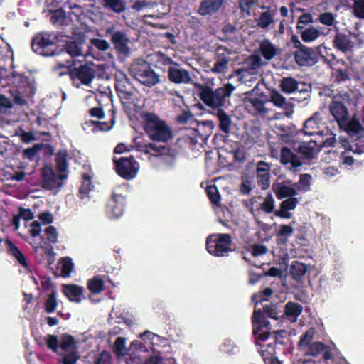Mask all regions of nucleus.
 I'll return each mask as SVG.
<instances>
[{
  "mask_svg": "<svg viewBox=\"0 0 364 364\" xmlns=\"http://www.w3.org/2000/svg\"><path fill=\"white\" fill-rule=\"evenodd\" d=\"M56 164L58 176L50 166H45L42 170L43 187L50 190L60 188L63 186L62 181L67 179L68 175V165L67 162V153L60 151L56 156Z\"/></svg>",
  "mask_w": 364,
  "mask_h": 364,
  "instance_id": "1",
  "label": "nucleus"
},
{
  "mask_svg": "<svg viewBox=\"0 0 364 364\" xmlns=\"http://www.w3.org/2000/svg\"><path fill=\"white\" fill-rule=\"evenodd\" d=\"M277 312L275 309L271 306H265L262 312L259 307V301L255 304V309L253 314L254 333L257 340V343L262 346V342L265 341L270 336V328L266 322L262 321V316H268L277 319Z\"/></svg>",
  "mask_w": 364,
  "mask_h": 364,
  "instance_id": "2",
  "label": "nucleus"
},
{
  "mask_svg": "<svg viewBox=\"0 0 364 364\" xmlns=\"http://www.w3.org/2000/svg\"><path fill=\"white\" fill-rule=\"evenodd\" d=\"M143 117L145 131L151 139L165 142L171 139L172 133L170 128L156 115L145 113Z\"/></svg>",
  "mask_w": 364,
  "mask_h": 364,
  "instance_id": "3",
  "label": "nucleus"
},
{
  "mask_svg": "<svg viewBox=\"0 0 364 364\" xmlns=\"http://www.w3.org/2000/svg\"><path fill=\"white\" fill-rule=\"evenodd\" d=\"M304 133L309 135L327 136L321 141L325 146H331L335 142V134L326 127L321 112H316L309 118L304 123Z\"/></svg>",
  "mask_w": 364,
  "mask_h": 364,
  "instance_id": "4",
  "label": "nucleus"
},
{
  "mask_svg": "<svg viewBox=\"0 0 364 364\" xmlns=\"http://www.w3.org/2000/svg\"><path fill=\"white\" fill-rule=\"evenodd\" d=\"M206 248L208 252L213 256H225L233 250L231 237L228 234L211 235L207 238Z\"/></svg>",
  "mask_w": 364,
  "mask_h": 364,
  "instance_id": "5",
  "label": "nucleus"
},
{
  "mask_svg": "<svg viewBox=\"0 0 364 364\" xmlns=\"http://www.w3.org/2000/svg\"><path fill=\"white\" fill-rule=\"evenodd\" d=\"M234 90L235 87L230 84H226L215 92L208 87H205L201 91V99L209 107H220L223 105L226 98L230 96Z\"/></svg>",
  "mask_w": 364,
  "mask_h": 364,
  "instance_id": "6",
  "label": "nucleus"
},
{
  "mask_svg": "<svg viewBox=\"0 0 364 364\" xmlns=\"http://www.w3.org/2000/svg\"><path fill=\"white\" fill-rule=\"evenodd\" d=\"M132 75L141 84L151 87L159 82V75L146 63H134L130 68Z\"/></svg>",
  "mask_w": 364,
  "mask_h": 364,
  "instance_id": "7",
  "label": "nucleus"
},
{
  "mask_svg": "<svg viewBox=\"0 0 364 364\" xmlns=\"http://www.w3.org/2000/svg\"><path fill=\"white\" fill-rule=\"evenodd\" d=\"M73 63L66 60L65 62H60V68H65L70 70V77L76 87H79L80 84L89 85L94 78V72L92 69L87 65H81L78 68L71 70Z\"/></svg>",
  "mask_w": 364,
  "mask_h": 364,
  "instance_id": "8",
  "label": "nucleus"
},
{
  "mask_svg": "<svg viewBox=\"0 0 364 364\" xmlns=\"http://www.w3.org/2000/svg\"><path fill=\"white\" fill-rule=\"evenodd\" d=\"M46 342L48 348L56 353H68L77 349L73 337L67 334H63L59 338L54 335H48Z\"/></svg>",
  "mask_w": 364,
  "mask_h": 364,
  "instance_id": "9",
  "label": "nucleus"
},
{
  "mask_svg": "<svg viewBox=\"0 0 364 364\" xmlns=\"http://www.w3.org/2000/svg\"><path fill=\"white\" fill-rule=\"evenodd\" d=\"M11 84L17 88L12 95L16 104L23 105L26 103L23 95L32 94L33 87L28 80L19 73H13L11 76Z\"/></svg>",
  "mask_w": 364,
  "mask_h": 364,
  "instance_id": "10",
  "label": "nucleus"
},
{
  "mask_svg": "<svg viewBox=\"0 0 364 364\" xmlns=\"http://www.w3.org/2000/svg\"><path fill=\"white\" fill-rule=\"evenodd\" d=\"M117 173L126 179H132L137 175L139 166L132 157L114 159Z\"/></svg>",
  "mask_w": 364,
  "mask_h": 364,
  "instance_id": "11",
  "label": "nucleus"
},
{
  "mask_svg": "<svg viewBox=\"0 0 364 364\" xmlns=\"http://www.w3.org/2000/svg\"><path fill=\"white\" fill-rule=\"evenodd\" d=\"M114 351L118 357L128 355L129 357L127 358V360L130 358V354L133 352H134L136 355L139 354L140 353H145L146 351V348L141 342L134 341L131 343L130 348L128 350L125 346V339L122 337H119L115 341Z\"/></svg>",
  "mask_w": 364,
  "mask_h": 364,
  "instance_id": "12",
  "label": "nucleus"
},
{
  "mask_svg": "<svg viewBox=\"0 0 364 364\" xmlns=\"http://www.w3.org/2000/svg\"><path fill=\"white\" fill-rule=\"evenodd\" d=\"M294 58L296 63L301 66H311L318 60L316 52L313 49L302 45L295 52Z\"/></svg>",
  "mask_w": 364,
  "mask_h": 364,
  "instance_id": "13",
  "label": "nucleus"
},
{
  "mask_svg": "<svg viewBox=\"0 0 364 364\" xmlns=\"http://www.w3.org/2000/svg\"><path fill=\"white\" fill-rule=\"evenodd\" d=\"M271 164L264 161H259L256 166L257 179L259 186L262 189H267L270 185Z\"/></svg>",
  "mask_w": 364,
  "mask_h": 364,
  "instance_id": "14",
  "label": "nucleus"
},
{
  "mask_svg": "<svg viewBox=\"0 0 364 364\" xmlns=\"http://www.w3.org/2000/svg\"><path fill=\"white\" fill-rule=\"evenodd\" d=\"M62 292L72 302L81 303L85 299L83 287L77 284H63Z\"/></svg>",
  "mask_w": 364,
  "mask_h": 364,
  "instance_id": "15",
  "label": "nucleus"
},
{
  "mask_svg": "<svg viewBox=\"0 0 364 364\" xmlns=\"http://www.w3.org/2000/svg\"><path fill=\"white\" fill-rule=\"evenodd\" d=\"M53 44V41L50 34L39 33L36 36L33 41L32 48L33 50L43 55H49L50 53L46 52V49Z\"/></svg>",
  "mask_w": 364,
  "mask_h": 364,
  "instance_id": "16",
  "label": "nucleus"
},
{
  "mask_svg": "<svg viewBox=\"0 0 364 364\" xmlns=\"http://www.w3.org/2000/svg\"><path fill=\"white\" fill-rule=\"evenodd\" d=\"M281 163L289 170L295 171L302 165L300 158L294 154L290 149L283 148L280 156Z\"/></svg>",
  "mask_w": 364,
  "mask_h": 364,
  "instance_id": "17",
  "label": "nucleus"
},
{
  "mask_svg": "<svg viewBox=\"0 0 364 364\" xmlns=\"http://www.w3.org/2000/svg\"><path fill=\"white\" fill-rule=\"evenodd\" d=\"M225 0H202L197 11L200 16H212L224 5Z\"/></svg>",
  "mask_w": 364,
  "mask_h": 364,
  "instance_id": "18",
  "label": "nucleus"
},
{
  "mask_svg": "<svg viewBox=\"0 0 364 364\" xmlns=\"http://www.w3.org/2000/svg\"><path fill=\"white\" fill-rule=\"evenodd\" d=\"M269 101L277 107L282 108L285 110V116L288 118L291 117L294 108L287 102L286 98L277 90H273L269 92Z\"/></svg>",
  "mask_w": 364,
  "mask_h": 364,
  "instance_id": "19",
  "label": "nucleus"
},
{
  "mask_svg": "<svg viewBox=\"0 0 364 364\" xmlns=\"http://www.w3.org/2000/svg\"><path fill=\"white\" fill-rule=\"evenodd\" d=\"M168 75L169 80L174 83H188L191 80L188 72L176 64L169 66Z\"/></svg>",
  "mask_w": 364,
  "mask_h": 364,
  "instance_id": "20",
  "label": "nucleus"
},
{
  "mask_svg": "<svg viewBox=\"0 0 364 364\" xmlns=\"http://www.w3.org/2000/svg\"><path fill=\"white\" fill-rule=\"evenodd\" d=\"M272 188L277 197L279 199L287 197L291 198L297 194L296 189L294 186V184L292 186L291 185L290 181L274 183Z\"/></svg>",
  "mask_w": 364,
  "mask_h": 364,
  "instance_id": "21",
  "label": "nucleus"
},
{
  "mask_svg": "<svg viewBox=\"0 0 364 364\" xmlns=\"http://www.w3.org/2000/svg\"><path fill=\"white\" fill-rule=\"evenodd\" d=\"M331 114L337 122L339 126L346 125V120L348 117L347 108L341 102L334 101L330 106Z\"/></svg>",
  "mask_w": 364,
  "mask_h": 364,
  "instance_id": "22",
  "label": "nucleus"
},
{
  "mask_svg": "<svg viewBox=\"0 0 364 364\" xmlns=\"http://www.w3.org/2000/svg\"><path fill=\"white\" fill-rule=\"evenodd\" d=\"M112 41L119 52L125 55L129 53V39L124 33L120 31L113 32L112 34Z\"/></svg>",
  "mask_w": 364,
  "mask_h": 364,
  "instance_id": "23",
  "label": "nucleus"
},
{
  "mask_svg": "<svg viewBox=\"0 0 364 364\" xmlns=\"http://www.w3.org/2000/svg\"><path fill=\"white\" fill-rule=\"evenodd\" d=\"M245 103L248 107L252 109L256 113L260 115H265L269 111V109L265 107L264 102L255 96L250 95L246 97Z\"/></svg>",
  "mask_w": 364,
  "mask_h": 364,
  "instance_id": "24",
  "label": "nucleus"
},
{
  "mask_svg": "<svg viewBox=\"0 0 364 364\" xmlns=\"http://www.w3.org/2000/svg\"><path fill=\"white\" fill-rule=\"evenodd\" d=\"M274 12L266 10L259 13L255 21L258 27L267 29L274 23Z\"/></svg>",
  "mask_w": 364,
  "mask_h": 364,
  "instance_id": "25",
  "label": "nucleus"
},
{
  "mask_svg": "<svg viewBox=\"0 0 364 364\" xmlns=\"http://www.w3.org/2000/svg\"><path fill=\"white\" fill-rule=\"evenodd\" d=\"M346 124L344 126L339 127L350 136H356L364 132L359 122L354 118H348L347 120H346Z\"/></svg>",
  "mask_w": 364,
  "mask_h": 364,
  "instance_id": "26",
  "label": "nucleus"
},
{
  "mask_svg": "<svg viewBox=\"0 0 364 364\" xmlns=\"http://www.w3.org/2000/svg\"><path fill=\"white\" fill-rule=\"evenodd\" d=\"M333 45L334 47L342 52L348 51L353 47V43L347 36L342 33H338L335 36Z\"/></svg>",
  "mask_w": 364,
  "mask_h": 364,
  "instance_id": "27",
  "label": "nucleus"
},
{
  "mask_svg": "<svg viewBox=\"0 0 364 364\" xmlns=\"http://www.w3.org/2000/svg\"><path fill=\"white\" fill-rule=\"evenodd\" d=\"M135 144L139 151L150 155L149 159H150L151 156H156L164 149L163 146H158L155 144L151 143L141 144L139 142L136 141Z\"/></svg>",
  "mask_w": 364,
  "mask_h": 364,
  "instance_id": "28",
  "label": "nucleus"
},
{
  "mask_svg": "<svg viewBox=\"0 0 364 364\" xmlns=\"http://www.w3.org/2000/svg\"><path fill=\"white\" fill-rule=\"evenodd\" d=\"M6 244L8 247L9 254L14 257L23 267H28L24 255L10 240H7Z\"/></svg>",
  "mask_w": 364,
  "mask_h": 364,
  "instance_id": "29",
  "label": "nucleus"
},
{
  "mask_svg": "<svg viewBox=\"0 0 364 364\" xmlns=\"http://www.w3.org/2000/svg\"><path fill=\"white\" fill-rule=\"evenodd\" d=\"M308 267L298 261L292 262L290 267V273L294 279L300 280L307 272Z\"/></svg>",
  "mask_w": 364,
  "mask_h": 364,
  "instance_id": "30",
  "label": "nucleus"
},
{
  "mask_svg": "<svg viewBox=\"0 0 364 364\" xmlns=\"http://www.w3.org/2000/svg\"><path fill=\"white\" fill-rule=\"evenodd\" d=\"M127 364H161V360L159 356H152L145 362L141 357V355H136L134 352L130 354V358L127 360Z\"/></svg>",
  "mask_w": 364,
  "mask_h": 364,
  "instance_id": "31",
  "label": "nucleus"
},
{
  "mask_svg": "<svg viewBox=\"0 0 364 364\" xmlns=\"http://www.w3.org/2000/svg\"><path fill=\"white\" fill-rule=\"evenodd\" d=\"M280 87L283 92L291 94L298 89V82L293 77H284L281 80Z\"/></svg>",
  "mask_w": 364,
  "mask_h": 364,
  "instance_id": "32",
  "label": "nucleus"
},
{
  "mask_svg": "<svg viewBox=\"0 0 364 364\" xmlns=\"http://www.w3.org/2000/svg\"><path fill=\"white\" fill-rule=\"evenodd\" d=\"M321 34L320 31L313 26L309 27L301 31V39L306 43L316 40Z\"/></svg>",
  "mask_w": 364,
  "mask_h": 364,
  "instance_id": "33",
  "label": "nucleus"
},
{
  "mask_svg": "<svg viewBox=\"0 0 364 364\" xmlns=\"http://www.w3.org/2000/svg\"><path fill=\"white\" fill-rule=\"evenodd\" d=\"M260 50L267 60L272 59L277 52L275 46L267 40L262 41L260 44Z\"/></svg>",
  "mask_w": 364,
  "mask_h": 364,
  "instance_id": "34",
  "label": "nucleus"
},
{
  "mask_svg": "<svg viewBox=\"0 0 364 364\" xmlns=\"http://www.w3.org/2000/svg\"><path fill=\"white\" fill-rule=\"evenodd\" d=\"M65 53L71 58L80 56L82 55V44L74 41L67 43L65 47Z\"/></svg>",
  "mask_w": 364,
  "mask_h": 364,
  "instance_id": "35",
  "label": "nucleus"
},
{
  "mask_svg": "<svg viewBox=\"0 0 364 364\" xmlns=\"http://www.w3.org/2000/svg\"><path fill=\"white\" fill-rule=\"evenodd\" d=\"M311 177L309 174H303L300 176L299 181L294 184L297 191H308L310 190Z\"/></svg>",
  "mask_w": 364,
  "mask_h": 364,
  "instance_id": "36",
  "label": "nucleus"
},
{
  "mask_svg": "<svg viewBox=\"0 0 364 364\" xmlns=\"http://www.w3.org/2000/svg\"><path fill=\"white\" fill-rule=\"evenodd\" d=\"M58 267L61 270L62 275L68 277L73 269L74 264L70 257H64L59 261Z\"/></svg>",
  "mask_w": 364,
  "mask_h": 364,
  "instance_id": "37",
  "label": "nucleus"
},
{
  "mask_svg": "<svg viewBox=\"0 0 364 364\" xmlns=\"http://www.w3.org/2000/svg\"><path fill=\"white\" fill-rule=\"evenodd\" d=\"M315 331L313 328L309 329L301 337L299 343V348L301 351H305L307 348L312 343Z\"/></svg>",
  "mask_w": 364,
  "mask_h": 364,
  "instance_id": "38",
  "label": "nucleus"
},
{
  "mask_svg": "<svg viewBox=\"0 0 364 364\" xmlns=\"http://www.w3.org/2000/svg\"><path fill=\"white\" fill-rule=\"evenodd\" d=\"M342 146L345 149V151L342 152L341 155L343 164L347 166L353 165L354 163V159L350 155L352 149H350V147L348 146V142L346 140H343L342 141Z\"/></svg>",
  "mask_w": 364,
  "mask_h": 364,
  "instance_id": "39",
  "label": "nucleus"
},
{
  "mask_svg": "<svg viewBox=\"0 0 364 364\" xmlns=\"http://www.w3.org/2000/svg\"><path fill=\"white\" fill-rule=\"evenodd\" d=\"M350 149H352V152L355 154H363L364 153V132L355 136L354 144L349 145Z\"/></svg>",
  "mask_w": 364,
  "mask_h": 364,
  "instance_id": "40",
  "label": "nucleus"
},
{
  "mask_svg": "<svg viewBox=\"0 0 364 364\" xmlns=\"http://www.w3.org/2000/svg\"><path fill=\"white\" fill-rule=\"evenodd\" d=\"M294 228L291 225H282L279 226L277 235L279 237V240H282L283 242L287 241V240L293 235Z\"/></svg>",
  "mask_w": 364,
  "mask_h": 364,
  "instance_id": "41",
  "label": "nucleus"
},
{
  "mask_svg": "<svg viewBox=\"0 0 364 364\" xmlns=\"http://www.w3.org/2000/svg\"><path fill=\"white\" fill-rule=\"evenodd\" d=\"M105 6L115 12H122L125 9L124 0H104Z\"/></svg>",
  "mask_w": 364,
  "mask_h": 364,
  "instance_id": "42",
  "label": "nucleus"
},
{
  "mask_svg": "<svg viewBox=\"0 0 364 364\" xmlns=\"http://www.w3.org/2000/svg\"><path fill=\"white\" fill-rule=\"evenodd\" d=\"M206 192L211 202L218 205L220 201V196L218 193L217 187L213 183H210L206 187Z\"/></svg>",
  "mask_w": 364,
  "mask_h": 364,
  "instance_id": "43",
  "label": "nucleus"
},
{
  "mask_svg": "<svg viewBox=\"0 0 364 364\" xmlns=\"http://www.w3.org/2000/svg\"><path fill=\"white\" fill-rule=\"evenodd\" d=\"M87 286L92 293L99 294L104 289V282L101 279L95 277L88 282Z\"/></svg>",
  "mask_w": 364,
  "mask_h": 364,
  "instance_id": "44",
  "label": "nucleus"
},
{
  "mask_svg": "<svg viewBox=\"0 0 364 364\" xmlns=\"http://www.w3.org/2000/svg\"><path fill=\"white\" fill-rule=\"evenodd\" d=\"M324 345L321 342L312 343L307 349L304 351V353L307 355L317 356L324 350Z\"/></svg>",
  "mask_w": 364,
  "mask_h": 364,
  "instance_id": "45",
  "label": "nucleus"
},
{
  "mask_svg": "<svg viewBox=\"0 0 364 364\" xmlns=\"http://www.w3.org/2000/svg\"><path fill=\"white\" fill-rule=\"evenodd\" d=\"M302 308L300 305L296 303L289 302L286 305V314L295 318L301 313Z\"/></svg>",
  "mask_w": 364,
  "mask_h": 364,
  "instance_id": "46",
  "label": "nucleus"
},
{
  "mask_svg": "<svg viewBox=\"0 0 364 364\" xmlns=\"http://www.w3.org/2000/svg\"><path fill=\"white\" fill-rule=\"evenodd\" d=\"M218 119L220 129L225 133H228L230 128V119L228 115L223 112H220L218 113Z\"/></svg>",
  "mask_w": 364,
  "mask_h": 364,
  "instance_id": "47",
  "label": "nucleus"
},
{
  "mask_svg": "<svg viewBox=\"0 0 364 364\" xmlns=\"http://www.w3.org/2000/svg\"><path fill=\"white\" fill-rule=\"evenodd\" d=\"M65 353L66 354L61 359L63 364H75L80 358L77 349Z\"/></svg>",
  "mask_w": 364,
  "mask_h": 364,
  "instance_id": "48",
  "label": "nucleus"
},
{
  "mask_svg": "<svg viewBox=\"0 0 364 364\" xmlns=\"http://www.w3.org/2000/svg\"><path fill=\"white\" fill-rule=\"evenodd\" d=\"M93 186L91 181V177L88 175H84L82 178V186L80 189L82 198L87 196V194L92 190Z\"/></svg>",
  "mask_w": 364,
  "mask_h": 364,
  "instance_id": "49",
  "label": "nucleus"
},
{
  "mask_svg": "<svg viewBox=\"0 0 364 364\" xmlns=\"http://www.w3.org/2000/svg\"><path fill=\"white\" fill-rule=\"evenodd\" d=\"M57 295L56 292L53 291L48 297L46 302V310L48 313L53 312L57 306Z\"/></svg>",
  "mask_w": 364,
  "mask_h": 364,
  "instance_id": "50",
  "label": "nucleus"
},
{
  "mask_svg": "<svg viewBox=\"0 0 364 364\" xmlns=\"http://www.w3.org/2000/svg\"><path fill=\"white\" fill-rule=\"evenodd\" d=\"M353 1V9L355 16L359 18H364V0Z\"/></svg>",
  "mask_w": 364,
  "mask_h": 364,
  "instance_id": "51",
  "label": "nucleus"
},
{
  "mask_svg": "<svg viewBox=\"0 0 364 364\" xmlns=\"http://www.w3.org/2000/svg\"><path fill=\"white\" fill-rule=\"evenodd\" d=\"M12 107L11 100L4 95L0 94V112L7 114Z\"/></svg>",
  "mask_w": 364,
  "mask_h": 364,
  "instance_id": "52",
  "label": "nucleus"
},
{
  "mask_svg": "<svg viewBox=\"0 0 364 364\" xmlns=\"http://www.w3.org/2000/svg\"><path fill=\"white\" fill-rule=\"evenodd\" d=\"M318 19L322 24L332 26L335 22V16L330 12H325L319 15Z\"/></svg>",
  "mask_w": 364,
  "mask_h": 364,
  "instance_id": "53",
  "label": "nucleus"
},
{
  "mask_svg": "<svg viewBox=\"0 0 364 364\" xmlns=\"http://www.w3.org/2000/svg\"><path fill=\"white\" fill-rule=\"evenodd\" d=\"M274 208V200L271 195L267 196L261 205V208L267 213H271Z\"/></svg>",
  "mask_w": 364,
  "mask_h": 364,
  "instance_id": "54",
  "label": "nucleus"
},
{
  "mask_svg": "<svg viewBox=\"0 0 364 364\" xmlns=\"http://www.w3.org/2000/svg\"><path fill=\"white\" fill-rule=\"evenodd\" d=\"M91 44L97 48L99 50L105 51L109 48V43L103 39L92 38L90 40Z\"/></svg>",
  "mask_w": 364,
  "mask_h": 364,
  "instance_id": "55",
  "label": "nucleus"
},
{
  "mask_svg": "<svg viewBox=\"0 0 364 364\" xmlns=\"http://www.w3.org/2000/svg\"><path fill=\"white\" fill-rule=\"evenodd\" d=\"M90 124L94 126V129H99L100 131H109L113 127L112 121L110 122L91 121Z\"/></svg>",
  "mask_w": 364,
  "mask_h": 364,
  "instance_id": "56",
  "label": "nucleus"
},
{
  "mask_svg": "<svg viewBox=\"0 0 364 364\" xmlns=\"http://www.w3.org/2000/svg\"><path fill=\"white\" fill-rule=\"evenodd\" d=\"M250 254L253 257H259L264 255L267 253V249L265 246L262 245H253L250 250Z\"/></svg>",
  "mask_w": 364,
  "mask_h": 364,
  "instance_id": "57",
  "label": "nucleus"
},
{
  "mask_svg": "<svg viewBox=\"0 0 364 364\" xmlns=\"http://www.w3.org/2000/svg\"><path fill=\"white\" fill-rule=\"evenodd\" d=\"M298 203V200L296 198L291 197L284 200L280 205L282 208L291 210H294Z\"/></svg>",
  "mask_w": 364,
  "mask_h": 364,
  "instance_id": "58",
  "label": "nucleus"
},
{
  "mask_svg": "<svg viewBox=\"0 0 364 364\" xmlns=\"http://www.w3.org/2000/svg\"><path fill=\"white\" fill-rule=\"evenodd\" d=\"M123 213L122 207L120 205L113 204L109 205V214L112 218H118Z\"/></svg>",
  "mask_w": 364,
  "mask_h": 364,
  "instance_id": "59",
  "label": "nucleus"
},
{
  "mask_svg": "<svg viewBox=\"0 0 364 364\" xmlns=\"http://www.w3.org/2000/svg\"><path fill=\"white\" fill-rule=\"evenodd\" d=\"M46 235L50 242H56L58 240V232L53 226H49L46 229Z\"/></svg>",
  "mask_w": 364,
  "mask_h": 364,
  "instance_id": "60",
  "label": "nucleus"
},
{
  "mask_svg": "<svg viewBox=\"0 0 364 364\" xmlns=\"http://www.w3.org/2000/svg\"><path fill=\"white\" fill-rule=\"evenodd\" d=\"M247 63L252 70L258 69L262 65L261 59L258 56H252L247 60Z\"/></svg>",
  "mask_w": 364,
  "mask_h": 364,
  "instance_id": "61",
  "label": "nucleus"
},
{
  "mask_svg": "<svg viewBox=\"0 0 364 364\" xmlns=\"http://www.w3.org/2000/svg\"><path fill=\"white\" fill-rule=\"evenodd\" d=\"M228 60L225 59H221L218 61H217L213 68H212V70L215 73H222L225 70V69L227 68Z\"/></svg>",
  "mask_w": 364,
  "mask_h": 364,
  "instance_id": "62",
  "label": "nucleus"
},
{
  "mask_svg": "<svg viewBox=\"0 0 364 364\" xmlns=\"http://www.w3.org/2000/svg\"><path fill=\"white\" fill-rule=\"evenodd\" d=\"M42 144L35 145L33 147L23 151V155L28 159H32L36 153L41 149Z\"/></svg>",
  "mask_w": 364,
  "mask_h": 364,
  "instance_id": "63",
  "label": "nucleus"
},
{
  "mask_svg": "<svg viewBox=\"0 0 364 364\" xmlns=\"http://www.w3.org/2000/svg\"><path fill=\"white\" fill-rule=\"evenodd\" d=\"M38 218L44 225L50 223L53 220V215L49 212L41 213L38 215Z\"/></svg>",
  "mask_w": 364,
  "mask_h": 364,
  "instance_id": "64",
  "label": "nucleus"
}]
</instances>
